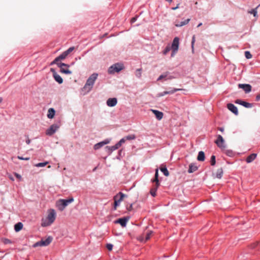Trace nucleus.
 <instances>
[{
	"mask_svg": "<svg viewBox=\"0 0 260 260\" xmlns=\"http://www.w3.org/2000/svg\"><path fill=\"white\" fill-rule=\"evenodd\" d=\"M179 39L178 37H175L173 41V43L172 44V45L171 46V48L172 50V52L171 53V57H173L175 54L177 53L178 48H179Z\"/></svg>",
	"mask_w": 260,
	"mask_h": 260,
	"instance_id": "20e7f679",
	"label": "nucleus"
},
{
	"mask_svg": "<svg viewBox=\"0 0 260 260\" xmlns=\"http://www.w3.org/2000/svg\"><path fill=\"white\" fill-rule=\"evenodd\" d=\"M74 201V198H71L69 199H60L56 202V205L60 211H62L70 203Z\"/></svg>",
	"mask_w": 260,
	"mask_h": 260,
	"instance_id": "7ed1b4c3",
	"label": "nucleus"
},
{
	"mask_svg": "<svg viewBox=\"0 0 260 260\" xmlns=\"http://www.w3.org/2000/svg\"><path fill=\"white\" fill-rule=\"evenodd\" d=\"M17 158L20 160H28L30 159L29 157H23L20 156H18Z\"/></svg>",
	"mask_w": 260,
	"mask_h": 260,
	"instance_id": "a18cd8bd",
	"label": "nucleus"
},
{
	"mask_svg": "<svg viewBox=\"0 0 260 260\" xmlns=\"http://www.w3.org/2000/svg\"><path fill=\"white\" fill-rule=\"evenodd\" d=\"M3 101V98L0 97V103H1Z\"/></svg>",
	"mask_w": 260,
	"mask_h": 260,
	"instance_id": "e2e57ef3",
	"label": "nucleus"
},
{
	"mask_svg": "<svg viewBox=\"0 0 260 260\" xmlns=\"http://www.w3.org/2000/svg\"><path fill=\"white\" fill-rule=\"evenodd\" d=\"M215 143L222 150H225L226 146L224 144V140L221 135L217 136V139L215 140Z\"/></svg>",
	"mask_w": 260,
	"mask_h": 260,
	"instance_id": "6e6552de",
	"label": "nucleus"
},
{
	"mask_svg": "<svg viewBox=\"0 0 260 260\" xmlns=\"http://www.w3.org/2000/svg\"><path fill=\"white\" fill-rule=\"evenodd\" d=\"M123 69V66L121 63H115L111 66L108 70V72L110 74H114L115 73H118Z\"/></svg>",
	"mask_w": 260,
	"mask_h": 260,
	"instance_id": "39448f33",
	"label": "nucleus"
},
{
	"mask_svg": "<svg viewBox=\"0 0 260 260\" xmlns=\"http://www.w3.org/2000/svg\"><path fill=\"white\" fill-rule=\"evenodd\" d=\"M160 170L161 171V172H162L164 173L165 176H168L169 175V172L168 170H167L166 166L162 165L160 167Z\"/></svg>",
	"mask_w": 260,
	"mask_h": 260,
	"instance_id": "a878e982",
	"label": "nucleus"
},
{
	"mask_svg": "<svg viewBox=\"0 0 260 260\" xmlns=\"http://www.w3.org/2000/svg\"><path fill=\"white\" fill-rule=\"evenodd\" d=\"M226 154L229 156H231L233 154V152L231 150H225Z\"/></svg>",
	"mask_w": 260,
	"mask_h": 260,
	"instance_id": "de8ad7c7",
	"label": "nucleus"
},
{
	"mask_svg": "<svg viewBox=\"0 0 260 260\" xmlns=\"http://www.w3.org/2000/svg\"><path fill=\"white\" fill-rule=\"evenodd\" d=\"M60 125L54 123L52 124L46 131V134L48 136L53 135L59 129Z\"/></svg>",
	"mask_w": 260,
	"mask_h": 260,
	"instance_id": "0eeeda50",
	"label": "nucleus"
},
{
	"mask_svg": "<svg viewBox=\"0 0 260 260\" xmlns=\"http://www.w3.org/2000/svg\"><path fill=\"white\" fill-rule=\"evenodd\" d=\"M54 80L58 82L59 84H61L63 82V80L61 76L58 74H54V76H53Z\"/></svg>",
	"mask_w": 260,
	"mask_h": 260,
	"instance_id": "b1692460",
	"label": "nucleus"
},
{
	"mask_svg": "<svg viewBox=\"0 0 260 260\" xmlns=\"http://www.w3.org/2000/svg\"><path fill=\"white\" fill-rule=\"evenodd\" d=\"M126 140H134L136 138L135 135H130L125 137Z\"/></svg>",
	"mask_w": 260,
	"mask_h": 260,
	"instance_id": "72a5a7b5",
	"label": "nucleus"
},
{
	"mask_svg": "<svg viewBox=\"0 0 260 260\" xmlns=\"http://www.w3.org/2000/svg\"><path fill=\"white\" fill-rule=\"evenodd\" d=\"M137 20V17H133L131 19V22L134 23Z\"/></svg>",
	"mask_w": 260,
	"mask_h": 260,
	"instance_id": "864d4df0",
	"label": "nucleus"
},
{
	"mask_svg": "<svg viewBox=\"0 0 260 260\" xmlns=\"http://www.w3.org/2000/svg\"><path fill=\"white\" fill-rule=\"evenodd\" d=\"M48 164V161H45L44 162H40V163H38V164H36L35 166L37 167H44Z\"/></svg>",
	"mask_w": 260,
	"mask_h": 260,
	"instance_id": "2f4dec72",
	"label": "nucleus"
},
{
	"mask_svg": "<svg viewBox=\"0 0 260 260\" xmlns=\"http://www.w3.org/2000/svg\"><path fill=\"white\" fill-rule=\"evenodd\" d=\"M227 108L228 109L234 113L235 115H237L238 114V111L237 108L233 104H228L227 105Z\"/></svg>",
	"mask_w": 260,
	"mask_h": 260,
	"instance_id": "dca6fc26",
	"label": "nucleus"
},
{
	"mask_svg": "<svg viewBox=\"0 0 260 260\" xmlns=\"http://www.w3.org/2000/svg\"><path fill=\"white\" fill-rule=\"evenodd\" d=\"M256 101H259L260 100V94H258L256 96Z\"/></svg>",
	"mask_w": 260,
	"mask_h": 260,
	"instance_id": "4d7b16f0",
	"label": "nucleus"
},
{
	"mask_svg": "<svg viewBox=\"0 0 260 260\" xmlns=\"http://www.w3.org/2000/svg\"><path fill=\"white\" fill-rule=\"evenodd\" d=\"M106 248H107V249L109 251H111L112 250V248H113V245L111 244H107L106 245Z\"/></svg>",
	"mask_w": 260,
	"mask_h": 260,
	"instance_id": "c03bdc74",
	"label": "nucleus"
},
{
	"mask_svg": "<svg viewBox=\"0 0 260 260\" xmlns=\"http://www.w3.org/2000/svg\"><path fill=\"white\" fill-rule=\"evenodd\" d=\"M194 42H195V36H193L192 37V41H191V46H192V49L193 48V45H194Z\"/></svg>",
	"mask_w": 260,
	"mask_h": 260,
	"instance_id": "49530a36",
	"label": "nucleus"
},
{
	"mask_svg": "<svg viewBox=\"0 0 260 260\" xmlns=\"http://www.w3.org/2000/svg\"><path fill=\"white\" fill-rule=\"evenodd\" d=\"M57 65L60 68V72L61 73L68 75H70L72 73V72L68 69L70 67L69 64L64 63H57Z\"/></svg>",
	"mask_w": 260,
	"mask_h": 260,
	"instance_id": "423d86ee",
	"label": "nucleus"
},
{
	"mask_svg": "<svg viewBox=\"0 0 260 260\" xmlns=\"http://www.w3.org/2000/svg\"><path fill=\"white\" fill-rule=\"evenodd\" d=\"M218 129L221 132H223L224 131V128L223 127H218Z\"/></svg>",
	"mask_w": 260,
	"mask_h": 260,
	"instance_id": "5fc2aeb1",
	"label": "nucleus"
},
{
	"mask_svg": "<svg viewBox=\"0 0 260 260\" xmlns=\"http://www.w3.org/2000/svg\"><path fill=\"white\" fill-rule=\"evenodd\" d=\"M138 239L141 242H145L146 241H145V234H143L138 237Z\"/></svg>",
	"mask_w": 260,
	"mask_h": 260,
	"instance_id": "58836bf2",
	"label": "nucleus"
},
{
	"mask_svg": "<svg viewBox=\"0 0 260 260\" xmlns=\"http://www.w3.org/2000/svg\"><path fill=\"white\" fill-rule=\"evenodd\" d=\"M50 71L52 73V74H53V76H54V74H57V73L55 72V70L54 69H53V68H51V69H50Z\"/></svg>",
	"mask_w": 260,
	"mask_h": 260,
	"instance_id": "603ef678",
	"label": "nucleus"
},
{
	"mask_svg": "<svg viewBox=\"0 0 260 260\" xmlns=\"http://www.w3.org/2000/svg\"><path fill=\"white\" fill-rule=\"evenodd\" d=\"M14 174L17 178L19 179V180H20L21 179V176L20 175H19V174L15 173Z\"/></svg>",
	"mask_w": 260,
	"mask_h": 260,
	"instance_id": "8fccbe9b",
	"label": "nucleus"
},
{
	"mask_svg": "<svg viewBox=\"0 0 260 260\" xmlns=\"http://www.w3.org/2000/svg\"><path fill=\"white\" fill-rule=\"evenodd\" d=\"M55 110L53 108H50L48 110L47 116L49 119H52L54 117Z\"/></svg>",
	"mask_w": 260,
	"mask_h": 260,
	"instance_id": "a211bd4d",
	"label": "nucleus"
},
{
	"mask_svg": "<svg viewBox=\"0 0 260 260\" xmlns=\"http://www.w3.org/2000/svg\"><path fill=\"white\" fill-rule=\"evenodd\" d=\"M172 49L170 46L168 45L165 49L163 51V54L166 55Z\"/></svg>",
	"mask_w": 260,
	"mask_h": 260,
	"instance_id": "473e14b6",
	"label": "nucleus"
},
{
	"mask_svg": "<svg viewBox=\"0 0 260 260\" xmlns=\"http://www.w3.org/2000/svg\"><path fill=\"white\" fill-rule=\"evenodd\" d=\"M153 182L155 183L157 186H159V182L158 181V169H155V173L154 175V178L152 180Z\"/></svg>",
	"mask_w": 260,
	"mask_h": 260,
	"instance_id": "412c9836",
	"label": "nucleus"
},
{
	"mask_svg": "<svg viewBox=\"0 0 260 260\" xmlns=\"http://www.w3.org/2000/svg\"><path fill=\"white\" fill-rule=\"evenodd\" d=\"M52 240V238L51 237H48L45 240L42 239L41 241L36 243L34 245V246L36 247L39 246H47L51 242Z\"/></svg>",
	"mask_w": 260,
	"mask_h": 260,
	"instance_id": "1a4fd4ad",
	"label": "nucleus"
},
{
	"mask_svg": "<svg viewBox=\"0 0 260 260\" xmlns=\"http://www.w3.org/2000/svg\"><path fill=\"white\" fill-rule=\"evenodd\" d=\"M257 154L256 153H252L248 156L246 158V161L247 163H250L253 161L256 157Z\"/></svg>",
	"mask_w": 260,
	"mask_h": 260,
	"instance_id": "aec40b11",
	"label": "nucleus"
},
{
	"mask_svg": "<svg viewBox=\"0 0 260 260\" xmlns=\"http://www.w3.org/2000/svg\"><path fill=\"white\" fill-rule=\"evenodd\" d=\"M198 170V167L196 166L194 164H191L189 166V169L188 170V172L189 173H191Z\"/></svg>",
	"mask_w": 260,
	"mask_h": 260,
	"instance_id": "5701e85b",
	"label": "nucleus"
},
{
	"mask_svg": "<svg viewBox=\"0 0 260 260\" xmlns=\"http://www.w3.org/2000/svg\"><path fill=\"white\" fill-rule=\"evenodd\" d=\"M126 139L125 138V137L122 138L118 142V143L119 144L120 146H121V145L123 143H124L126 141Z\"/></svg>",
	"mask_w": 260,
	"mask_h": 260,
	"instance_id": "37998d69",
	"label": "nucleus"
},
{
	"mask_svg": "<svg viewBox=\"0 0 260 260\" xmlns=\"http://www.w3.org/2000/svg\"><path fill=\"white\" fill-rule=\"evenodd\" d=\"M202 25V23H199V24H198V26H197V27H199L201 26Z\"/></svg>",
	"mask_w": 260,
	"mask_h": 260,
	"instance_id": "680f3d73",
	"label": "nucleus"
},
{
	"mask_svg": "<svg viewBox=\"0 0 260 260\" xmlns=\"http://www.w3.org/2000/svg\"><path fill=\"white\" fill-rule=\"evenodd\" d=\"M126 208L128 211H132L133 210V204H131L129 206H127Z\"/></svg>",
	"mask_w": 260,
	"mask_h": 260,
	"instance_id": "09e8293b",
	"label": "nucleus"
},
{
	"mask_svg": "<svg viewBox=\"0 0 260 260\" xmlns=\"http://www.w3.org/2000/svg\"><path fill=\"white\" fill-rule=\"evenodd\" d=\"M235 102L236 104H238L242 105L243 106H244L247 108H252L253 106V104L249 103L246 102L245 101H243L240 100H237L235 101Z\"/></svg>",
	"mask_w": 260,
	"mask_h": 260,
	"instance_id": "f8f14e48",
	"label": "nucleus"
},
{
	"mask_svg": "<svg viewBox=\"0 0 260 260\" xmlns=\"http://www.w3.org/2000/svg\"><path fill=\"white\" fill-rule=\"evenodd\" d=\"M56 216L55 211L52 209H49L47 217L42 219L41 225L43 227L50 225L54 221Z\"/></svg>",
	"mask_w": 260,
	"mask_h": 260,
	"instance_id": "f257e3e1",
	"label": "nucleus"
},
{
	"mask_svg": "<svg viewBox=\"0 0 260 260\" xmlns=\"http://www.w3.org/2000/svg\"><path fill=\"white\" fill-rule=\"evenodd\" d=\"M248 13L252 14L254 17H256L257 15L256 8L251 10V11H249Z\"/></svg>",
	"mask_w": 260,
	"mask_h": 260,
	"instance_id": "4c0bfd02",
	"label": "nucleus"
},
{
	"mask_svg": "<svg viewBox=\"0 0 260 260\" xmlns=\"http://www.w3.org/2000/svg\"><path fill=\"white\" fill-rule=\"evenodd\" d=\"M128 219L129 218L127 217L119 218L118 220L115 221V223H119L122 227H125Z\"/></svg>",
	"mask_w": 260,
	"mask_h": 260,
	"instance_id": "2eb2a0df",
	"label": "nucleus"
},
{
	"mask_svg": "<svg viewBox=\"0 0 260 260\" xmlns=\"http://www.w3.org/2000/svg\"><path fill=\"white\" fill-rule=\"evenodd\" d=\"M181 90V89L174 88L173 89H172L170 91H164L163 92L160 93H159L158 95H159V96H162L167 94H173V93H175V92L179 91V90Z\"/></svg>",
	"mask_w": 260,
	"mask_h": 260,
	"instance_id": "6ab92c4d",
	"label": "nucleus"
},
{
	"mask_svg": "<svg viewBox=\"0 0 260 260\" xmlns=\"http://www.w3.org/2000/svg\"><path fill=\"white\" fill-rule=\"evenodd\" d=\"M120 147V146L119 144H118L117 143L114 146H113L111 147V151L115 150L117 149L118 148H119Z\"/></svg>",
	"mask_w": 260,
	"mask_h": 260,
	"instance_id": "e433bc0d",
	"label": "nucleus"
},
{
	"mask_svg": "<svg viewBox=\"0 0 260 260\" xmlns=\"http://www.w3.org/2000/svg\"><path fill=\"white\" fill-rule=\"evenodd\" d=\"M9 178H10L12 181H14V178H13L12 176H9Z\"/></svg>",
	"mask_w": 260,
	"mask_h": 260,
	"instance_id": "bf43d9fd",
	"label": "nucleus"
},
{
	"mask_svg": "<svg viewBox=\"0 0 260 260\" xmlns=\"http://www.w3.org/2000/svg\"><path fill=\"white\" fill-rule=\"evenodd\" d=\"M211 165L214 166L216 164L215 156L214 155H212L211 157L210 160Z\"/></svg>",
	"mask_w": 260,
	"mask_h": 260,
	"instance_id": "f704fd0d",
	"label": "nucleus"
},
{
	"mask_svg": "<svg viewBox=\"0 0 260 260\" xmlns=\"http://www.w3.org/2000/svg\"><path fill=\"white\" fill-rule=\"evenodd\" d=\"M190 19H187L183 21H182V22H176V23H175V26L176 27H181V26H182L183 25H185L187 24H188L189 23V22L190 21Z\"/></svg>",
	"mask_w": 260,
	"mask_h": 260,
	"instance_id": "4be33fe9",
	"label": "nucleus"
},
{
	"mask_svg": "<svg viewBox=\"0 0 260 260\" xmlns=\"http://www.w3.org/2000/svg\"><path fill=\"white\" fill-rule=\"evenodd\" d=\"M117 195L120 196V192H119V193H118ZM118 199H120V196H119V197L118 198Z\"/></svg>",
	"mask_w": 260,
	"mask_h": 260,
	"instance_id": "69168bd1",
	"label": "nucleus"
},
{
	"mask_svg": "<svg viewBox=\"0 0 260 260\" xmlns=\"http://www.w3.org/2000/svg\"><path fill=\"white\" fill-rule=\"evenodd\" d=\"M23 228V224L21 222H18L16 223L14 226V229L16 232H19Z\"/></svg>",
	"mask_w": 260,
	"mask_h": 260,
	"instance_id": "c85d7f7f",
	"label": "nucleus"
},
{
	"mask_svg": "<svg viewBox=\"0 0 260 260\" xmlns=\"http://www.w3.org/2000/svg\"><path fill=\"white\" fill-rule=\"evenodd\" d=\"M222 175H223L222 169L219 168V169H217V170L216 172V174H215L216 177L218 179H220L222 177Z\"/></svg>",
	"mask_w": 260,
	"mask_h": 260,
	"instance_id": "cd10ccee",
	"label": "nucleus"
},
{
	"mask_svg": "<svg viewBox=\"0 0 260 260\" xmlns=\"http://www.w3.org/2000/svg\"><path fill=\"white\" fill-rule=\"evenodd\" d=\"M168 75V73L161 75L158 78L157 80H160L164 78H166Z\"/></svg>",
	"mask_w": 260,
	"mask_h": 260,
	"instance_id": "79ce46f5",
	"label": "nucleus"
},
{
	"mask_svg": "<svg viewBox=\"0 0 260 260\" xmlns=\"http://www.w3.org/2000/svg\"><path fill=\"white\" fill-rule=\"evenodd\" d=\"M136 76L138 78H140L141 76V69H137L136 71Z\"/></svg>",
	"mask_w": 260,
	"mask_h": 260,
	"instance_id": "ea45409f",
	"label": "nucleus"
},
{
	"mask_svg": "<svg viewBox=\"0 0 260 260\" xmlns=\"http://www.w3.org/2000/svg\"><path fill=\"white\" fill-rule=\"evenodd\" d=\"M67 56H68L67 54L66 53L65 51H64L60 55H59L58 57L55 58V59L51 63V65H52L53 64H57V63H59L58 62L59 60H63V59H65Z\"/></svg>",
	"mask_w": 260,
	"mask_h": 260,
	"instance_id": "9b49d317",
	"label": "nucleus"
},
{
	"mask_svg": "<svg viewBox=\"0 0 260 260\" xmlns=\"http://www.w3.org/2000/svg\"><path fill=\"white\" fill-rule=\"evenodd\" d=\"M238 87L240 88L243 89L246 93H248L251 90V86L249 84H239Z\"/></svg>",
	"mask_w": 260,
	"mask_h": 260,
	"instance_id": "4468645a",
	"label": "nucleus"
},
{
	"mask_svg": "<svg viewBox=\"0 0 260 260\" xmlns=\"http://www.w3.org/2000/svg\"><path fill=\"white\" fill-rule=\"evenodd\" d=\"M245 56L247 59H250L252 57V55L249 51H246L245 52Z\"/></svg>",
	"mask_w": 260,
	"mask_h": 260,
	"instance_id": "c9c22d12",
	"label": "nucleus"
},
{
	"mask_svg": "<svg viewBox=\"0 0 260 260\" xmlns=\"http://www.w3.org/2000/svg\"><path fill=\"white\" fill-rule=\"evenodd\" d=\"M26 143L27 144H29L30 143V140L29 139H27L26 140Z\"/></svg>",
	"mask_w": 260,
	"mask_h": 260,
	"instance_id": "13d9d810",
	"label": "nucleus"
},
{
	"mask_svg": "<svg viewBox=\"0 0 260 260\" xmlns=\"http://www.w3.org/2000/svg\"><path fill=\"white\" fill-rule=\"evenodd\" d=\"M110 142L109 140H105L104 141L99 142V148L103 146L104 145L108 144Z\"/></svg>",
	"mask_w": 260,
	"mask_h": 260,
	"instance_id": "7c9ffc66",
	"label": "nucleus"
},
{
	"mask_svg": "<svg viewBox=\"0 0 260 260\" xmlns=\"http://www.w3.org/2000/svg\"><path fill=\"white\" fill-rule=\"evenodd\" d=\"M179 4H178V5H177V6L176 7H174V8H172V10H176L177 9H178V8H179Z\"/></svg>",
	"mask_w": 260,
	"mask_h": 260,
	"instance_id": "6e6d98bb",
	"label": "nucleus"
},
{
	"mask_svg": "<svg viewBox=\"0 0 260 260\" xmlns=\"http://www.w3.org/2000/svg\"><path fill=\"white\" fill-rule=\"evenodd\" d=\"M94 148L95 149H98V144H95L94 145Z\"/></svg>",
	"mask_w": 260,
	"mask_h": 260,
	"instance_id": "052dcab7",
	"label": "nucleus"
},
{
	"mask_svg": "<svg viewBox=\"0 0 260 260\" xmlns=\"http://www.w3.org/2000/svg\"><path fill=\"white\" fill-rule=\"evenodd\" d=\"M4 242L5 244H9L11 243V241L9 239H6L4 240Z\"/></svg>",
	"mask_w": 260,
	"mask_h": 260,
	"instance_id": "3c124183",
	"label": "nucleus"
},
{
	"mask_svg": "<svg viewBox=\"0 0 260 260\" xmlns=\"http://www.w3.org/2000/svg\"><path fill=\"white\" fill-rule=\"evenodd\" d=\"M74 49V47H72L69 48L66 51H65V52L67 54V55H68L72 51H73Z\"/></svg>",
	"mask_w": 260,
	"mask_h": 260,
	"instance_id": "a19ab883",
	"label": "nucleus"
},
{
	"mask_svg": "<svg viewBox=\"0 0 260 260\" xmlns=\"http://www.w3.org/2000/svg\"><path fill=\"white\" fill-rule=\"evenodd\" d=\"M119 195H116L114 197V209H116V207L119 205L120 202L122 201L123 198L125 197V194L120 192V199H118Z\"/></svg>",
	"mask_w": 260,
	"mask_h": 260,
	"instance_id": "9d476101",
	"label": "nucleus"
},
{
	"mask_svg": "<svg viewBox=\"0 0 260 260\" xmlns=\"http://www.w3.org/2000/svg\"><path fill=\"white\" fill-rule=\"evenodd\" d=\"M159 186H157V184H155L153 187L151 189L150 191V194L153 196L155 197L156 196V192Z\"/></svg>",
	"mask_w": 260,
	"mask_h": 260,
	"instance_id": "bb28decb",
	"label": "nucleus"
},
{
	"mask_svg": "<svg viewBox=\"0 0 260 260\" xmlns=\"http://www.w3.org/2000/svg\"><path fill=\"white\" fill-rule=\"evenodd\" d=\"M152 231H149L146 233V234L145 235V241H147L150 239V236L152 235Z\"/></svg>",
	"mask_w": 260,
	"mask_h": 260,
	"instance_id": "c756f323",
	"label": "nucleus"
},
{
	"mask_svg": "<svg viewBox=\"0 0 260 260\" xmlns=\"http://www.w3.org/2000/svg\"><path fill=\"white\" fill-rule=\"evenodd\" d=\"M106 103L109 107H114L117 104V100L115 98H109L107 100Z\"/></svg>",
	"mask_w": 260,
	"mask_h": 260,
	"instance_id": "ddd939ff",
	"label": "nucleus"
},
{
	"mask_svg": "<svg viewBox=\"0 0 260 260\" xmlns=\"http://www.w3.org/2000/svg\"><path fill=\"white\" fill-rule=\"evenodd\" d=\"M97 78L98 74L93 73L88 78L86 84L82 88V92L83 94L87 93L91 90Z\"/></svg>",
	"mask_w": 260,
	"mask_h": 260,
	"instance_id": "f03ea898",
	"label": "nucleus"
},
{
	"mask_svg": "<svg viewBox=\"0 0 260 260\" xmlns=\"http://www.w3.org/2000/svg\"><path fill=\"white\" fill-rule=\"evenodd\" d=\"M205 153L203 151H200L199 152V154H198V157H197V159L199 160V161H203L205 160Z\"/></svg>",
	"mask_w": 260,
	"mask_h": 260,
	"instance_id": "393cba45",
	"label": "nucleus"
},
{
	"mask_svg": "<svg viewBox=\"0 0 260 260\" xmlns=\"http://www.w3.org/2000/svg\"><path fill=\"white\" fill-rule=\"evenodd\" d=\"M167 2L171 3L172 2V0H166Z\"/></svg>",
	"mask_w": 260,
	"mask_h": 260,
	"instance_id": "0e129e2a",
	"label": "nucleus"
},
{
	"mask_svg": "<svg viewBox=\"0 0 260 260\" xmlns=\"http://www.w3.org/2000/svg\"><path fill=\"white\" fill-rule=\"evenodd\" d=\"M151 111L155 115L156 118L158 120H160L162 118L163 115H164V114L162 112H160L157 110H153V109H151Z\"/></svg>",
	"mask_w": 260,
	"mask_h": 260,
	"instance_id": "f3484780",
	"label": "nucleus"
}]
</instances>
